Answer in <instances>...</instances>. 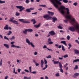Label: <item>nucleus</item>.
<instances>
[{
	"mask_svg": "<svg viewBox=\"0 0 79 79\" xmlns=\"http://www.w3.org/2000/svg\"><path fill=\"white\" fill-rule=\"evenodd\" d=\"M10 20H9V21L10 22H12V23L13 22V19H15V18L12 17L10 18Z\"/></svg>",
	"mask_w": 79,
	"mask_h": 79,
	"instance_id": "dca6fc26",
	"label": "nucleus"
},
{
	"mask_svg": "<svg viewBox=\"0 0 79 79\" xmlns=\"http://www.w3.org/2000/svg\"><path fill=\"white\" fill-rule=\"evenodd\" d=\"M65 9V7L63 6H61L60 8H58V10L59 11H60V12L62 15H64L65 12L64 11V9Z\"/></svg>",
	"mask_w": 79,
	"mask_h": 79,
	"instance_id": "f03ea898",
	"label": "nucleus"
},
{
	"mask_svg": "<svg viewBox=\"0 0 79 79\" xmlns=\"http://www.w3.org/2000/svg\"><path fill=\"white\" fill-rule=\"evenodd\" d=\"M59 60H63V57H59Z\"/></svg>",
	"mask_w": 79,
	"mask_h": 79,
	"instance_id": "0e129e2a",
	"label": "nucleus"
},
{
	"mask_svg": "<svg viewBox=\"0 0 79 79\" xmlns=\"http://www.w3.org/2000/svg\"><path fill=\"white\" fill-rule=\"evenodd\" d=\"M79 59H76L75 60H73V62H75V63H76V62H79Z\"/></svg>",
	"mask_w": 79,
	"mask_h": 79,
	"instance_id": "c756f323",
	"label": "nucleus"
},
{
	"mask_svg": "<svg viewBox=\"0 0 79 79\" xmlns=\"http://www.w3.org/2000/svg\"><path fill=\"white\" fill-rule=\"evenodd\" d=\"M31 22H33V24H35V23H36V22L35 21V19H32L31 20Z\"/></svg>",
	"mask_w": 79,
	"mask_h": 79,
	"instance_id": "4be33fe9",
	"label": "nucleus"
},
{
	"mask_svg": "<svg viewBox=\"0 0 79 79\" xmlns=\"http://www.w3.org/2000/svg\"><path fill=\"white\" fill-rule=\"evenodd\" d=\"M16 7L17 8L20 9L19 11L20 12H21L23 10L25 9V8L22 6H16Z\"/></svg>",
	"mask_w": 79,
	"mask_h": 79,
	"instance_id": "423d86ee",
	"label": "nucleus"
},
{
	"mask_svg": "<svg viewBox=\"0 0 79 79\" xmlns=\"http://www.w3.org/2000/svg\"><path fill=\"white\" fill-rule=\"evenodd\" d=\"M49 34H50L51 35H55L56 33L54 31H52L49 32Z\"/></svg>",
	"mask_w": 79,
	"mask_h": 79,
	"instance_id": "9d476101",
	"label": "nucleus"
},
{
	"mask_svg": "<svg viewBox=\"0 0 79 79\" xmlns=\"http://www.w3.org/2000/svg\"><path fill=\"white\" fill-rule=\"evenodd\" d=\"M5 3V1H2L1 0H0V3L2 4V3Z\"/></svg>",
	"mask_w": 79,
	"mask_h": 79,
	"instance_id": "72a5a7b5",
	"label": "nucleus"
},
{
	"mask_svg": "<svg viewBox=\"0 0 79 79\" xmlns=\"http://www.w3.org/2000/svg\"><path fill=\"white\" fill-rule=\"evenodd\" d=\"M20 15V14L18 12H16V14H15V15L17 16H19Z\"/></svg>",
	"mask_w": 79,
	"mask_h": 79,
	"instance_id": "cd10ccee",
	"label": "nucleus"
},
{
	"mask_svg": "<svg viewBox=\"0 0 79 79\" xmlns=\"http://www.w3.org/2000/svg\"><path fill=\"white\" fill-rule=\"evenodd\" d=\"M27 29H26L25 30V31H23V34H27Z\"/></svg>",
	"mask_w": 79,
	"mask_h": 79,
	"instance_id": "5701e85b",
	"label": "nucleus"
},
{
	"mask_svg": "<svg viewBox=\"0 0 79 79\" xmlns=\"http://www.w3.org/2000/svg\"><path fill=\"white\" fill-rule=\"evenodd\" d=\"M62 50L63 51H65V49L64 48V46L63 45H62Z\"/></svg>",
	"mask_w": 79,
	"mask_h": 79,
	"instance_id": "e433bc0d",
	"label": "nucleus"
},
{
	"mask_svg": "<svg viewBox=\"0 0 79 79\" xmlns=\"http://www.w3.org/2000/svg\"><path fill=\"white\" fill-rule=\"evenodd\" d=\"M47 50H49V51H51V52H53V50L52 49H50L48 48H47Z\"/></svg>",
	"mask_w": 79,
	"mask_h": 79,
	"instance_id": "864d4df0",
	"label": "nucleus"
},
{
	"mask_svg": "<svg viewBox=\"0 0 79 79\" xmlns=\"http://www.w3.org/2000/svg\"><path fill=\"white\" fill-rule=\"evenodd\" d=\"M4 29L5 30H8V25H6L4 28Z\"/></svg>",
	"mask_w": 79,
	"mask_h": 79,
	"instance_id": "f3484780",
	"label": "nucleus"
},
{
	"mask_svg": "<svg viewBox=\"0 0 79 79\" xmlns=\"http://www.w3.org/2000/svg\"><path fill=\"white\" fill-rule=\"evenodd\" d=\"M79 76V73H76L73 76V77L76 78V76Z\"/></svg>",
	"mask_w": 79,
	"mask_h": 79,
	"instance_id": "9b49d317",
	"label": "nucleus"
},
{
	"mask_svg": "<svg viewBox=\"0 0 79 79\" xmlns=\"http://www.w3.org/2000/svg\"><path fill=\"white\" fill-rule=\"evenodd\" d=\"M58 28H59V29H63V27H61V26H60V25L58 27Z\"/></svg>",
	"mask_w": 79,
	"mask_h": 79,
	"instance_id": "37998d69",
	"label": "nucleus"
},
{
	"mask_svg": "<svg viewBox=\"0 0 79 79\" xmlns=\"http://www.w3.org/2000/svg\"><path fill=\"white\" fill-rule=\"evenodd\" d=\"M26 11L28 13H30V12H31V11L30 10V9H26Z\"/></svg>",
	"mask_w": 79,
	"mask_h": 79,
	"instance_id": "a878e982",
	"label": "nucleus"
},
{
	"mask_svg": "<svg viewBox=\"0 0 79 79\" xmlns=\"http://www.w3.org/2000/svg\"><path fill=\"white\" fill-rule=\"evenodd\" d=\"M15 39V37L14 36H13L11 38H10V40H12L13 39Z\"/></svg>",
	"mask_w": 79,
	"mask_h": 79,
	"instance_id": "79ce46f5",
	"label": "nucleus"
},
{
	"mask_svg": "<svg viewBox=\"0 0 79 79\" xmlns=\"http://www.w3.org/2000/svg\"><path fill=\"white\" fill-rule=\"evenodd\" d=\"M40 6H43V7H47V6H46V5H40Z\"/></svg>",
	"mask_w": 79,
	"mask_h": 79,
	"instance_id": "4c0bfd02",
	"label": "nucleus"
},
{
	"mask_svg": "<svg viewBox=\"0 0 79 79\" xmlns=\"http://www.w3.org/2000/svg\"><path fill=\"white\" fill-rule=\"evenodd\" d=\"M62 2H63L64 3H67L68 2V0H63Z\"/></svg>",
	"mask_w": 79,
	"mask_h": 79,
	"instance_id": "c85d7f7f",
	"label": "nucleus"
},
{
	"mask_svg": "<svg viewBox=\"0 0 79 79\" xmlns=\"http://www.w3.org/2000/svg\"><path fill=\"white\" fill-rule=\"evenodd\" d=\"M12 34V32L11 31H8V32L7 33V35H10Z\"/></svg>",
	"mask_w": 79,
	"mask_h": 79,
	"instance_id": "b1692460",
	"label": "nucleus"
},
{
	"mask_svg": "<svg viewBox=\"0 0 79 79\" xmlns=\"http://www.w3.org/2000/svg\"><path fill=\"white\" fill-rule=\"evenodd\" d=\"M44 60H41V68H43V64H44Z\"/></svg>",
	"mask_w": 79,
	"mask_h": 79,
	"instance_id": "ddd939ff",
	"label": "nucleus"
},
{
	"mask_svg": "<svg viewBox=\"0 0 79 79\" xmlns=\"http://www.w3.org/2000/svg\"><path fill=\"white\" fill-rule=\"evenodd\" d=\"M53 44V42L52 41H50L48 43V44Z\"/></svg>",
	"mask_w": 79,
	"mask_h": 79,
	"instance_id": "a18cd8bd",
	"label": "nucleus"
},
{
	"mask_svg": "<svg viewBox=\"0 0 79 79\" xmlns=\"http://www.w3.org/2000/svg\"><path fill=\"white\" fill-rule=\"evenodd\" d=\"M59 67L60 68V69H59L61 73H63V70L62 69V68H63V65L61 64V63H59Z\"/></svg>",
	"mask_w": 79,
	"mask_h": 79,
	"instance_id": "0eeeda50",
	"label": "nucleus"
},
{
	"mask_svg": "<svg viewBox=\"0 0 79 79\" xmlns=\"http://www.w3.org/2000/svg\"><path fill=\"white\" fill-rule=\"evenodd\" d=\"M74 52L75 54H79V51L77 49H74Z\"/></svg>",
	"mask_w": 79,
	"mask_h": 79,
	"instance_id": "4468645a",
	"label": "nucleus"
},
{
	"mask_svg": "<svg viewBox=\"0 0 79 79\" xmlns=\"http://www.w3.org/2000/svg\"><path fill=\"white\" fill-rule=\"evenodd\" d=\"M4 39H6V40H9V39L8 38H7V37H6V36H4Z\"/></svg>",
	"mask_w": 79,
	"mask_h": 79,
	"instance_id": "58836bf2",
	"label": "nucleus"
},
{
	"mask_svg": "<svg viewBox=\"0 0 79 79\" xmlns=\"http://www.w3.org/2000/svg\"><path fill=\"white\" fill-rule=\"evenodd\" d=\"M43 48H47V49L48 48L47 47V46L45 45H44V47H43Z\"/></svg>",
	"mask_w": 79,
	"mask_h": 79,
	"instance_id": "09e8293b",
	"label": "nucleus"
},
{
	"mask_svg": "<svg viewBox=\"0 0 79 79\" xmlns=\"http://www.w3.org/2000/svg\"><path fill=\"white\" fill-rule=\"evenodd\" d=\"M40 24L39 23L38 25H35L34 26L35 27H36V28H38V27H40Z\"/></svg>",
	"mask_w": 79,
	"mask_h": 79,
	"instance_id": "393cba45",
	"label": "nucleus"
},
{
	"mask_svg": "<svg viewBox=\"0 0 79 79\" xmlns=\"http://www.w3.org/2000/svg\"><path fill=\"white\" fill-rule=\"evenodd\" d=\"M59 63H61V62H59V61H55V62H54V64H58V63H59Z\"/></svg>",
	"mask_w": 79,
	"mask_h": 79,
	"instance_id": "bb28decb",
	"label": "nucleus"
},
{
	"mask_svg": "<svg viewBox=\"0 0 79 79\" xmlns=\"http://www.w3.org/2000/svg\"><path fill=\"white\" fill-rule=\"evenodd\" d=\"M52 22L53 23H55V21H57V19L56 17H53L52 18Z\"/></svg>",
	"mask_w": 79,
	"mask_h": 79,
	"instance_id": "f8f14e48",
	"label": "nucleus"
},
{
	"mask_svg": "<svg viewBox=\"0 0 79 79\" xmlns=\"http://www.w3.org/2000/svg\"><path fill=\"white\" fill-rule=\"evenodd\" d=\"M48 42H51V41H52V40H51V38H48Z\"/></svg>",
	"mask_w": 79,
	"mask_h": 79,
	"instance_id": "de8ad7c7",
	"label": "nucleus"
},
{
	"mask_svg": "<svg viewBox=\"0 0 79 79\" xmlns=\"http://www.w3.org/2000/svg\"><path fill=\"white\" fill-rule=\"evenodd\" d=\"M11 47H16V45H14V44H12L11 45Z\"/></svg>",
	"mask_w": 79,
	"mask_h": 79,
	"instance_id": "4d7b16f0",
	"label": "nucleus"
},
{
	"mask_svg": "<svg viewBox=\"0 0 79 79\" xmlns=\"http://www.w3.org/2000/svg\"><path fill=\"white\" fill-rule=\"evenodd\" d=\"M68 55L67 54L63 56V57L66 58H68Z\"/></svg>",
	"mask_w": 79,
	"mask_h": 79,
	"instance_id": "473e14b6",
	"label": "nucleus"
},
{
	"mask_svg": "<svg viewBox=\"0 0 79 79\" xmlns=\"http://www.w3.org/2000/svg\"><path fill=\"white\" fill-rule=\"evenodd\" d=\"M26 42L28 44V45H31V46L33 47V48H34L35 47V46L32 44V42H30V41H29V40L27 38L26 40Z\"/></svg>",
	"mask_w": 79,
	"mask_h": 79,
	"instance_id": "7ed1b4c3",
	"label": "nucleus"
},
{
	"mask_svg": "<svg viewBox=\"0 0 79 79\" xmlns=\"http://www.w3.org/2000/svg\"><path fill=\"white\" fill-rule=\"evenodd\" d=\"M44 64H47V61L45 58H44Z\"/></svg>",
	"mask_w": 79,
	"mask_h": 79,
	"instance_id": "2f4dec72",
	"label": "nucleus"
},
{
	"mask_svg": "<svg viewBox=\"0 0 79 79\" xmlns=\"http://www.w3.org/2000/svg\"><path fill=\"white\" fill-rule=\"evenodd\" d=\"M29 70H30V73H32V74H37V72L36 71L31 72V71H32V68L31 67V66L29 67Z\"/></svg>",
	"mask_w": 79,
	"mask_h": 79,
	"instance_id": "1a4fd4ad",
	"label": "nucleus"
},
{
	"mask_svg": "<svg viewBox=\"0 0 79 79\" xmlns=\"http://www.w3.org/2000/svg\"><path fill=\"white\" fill-rule=\"evenodd\" d=\"M8 78V76H6L5 77V79H7Z\"/></svg>",
	"mask_w": 79,
	"mask_h": 79,
	"instance_id": "338daca9",
	"label": "nucleus"
},
{
	"mask_svg": "<svg viewBox=\"0 0 79 79\" xmlns=\"http://www.w3.org/2000/svg\"><path fill=\"white\" fill-rule=\"evenodd\" d=\"M29 9L30 10H34L35 9L33 7H31Z\"/></svg>",
	"mask_w": 79,
	"mask_h": 79,
	"instance_id": "3c124183",
	"label": "nucleus"
},
{
	"mask_svg": "<svg viewBox=\"0 0 79 79\" xmlns=\"http://www.w3.org/2000/svg\"><path fill=\"white\" fill-rule=\"evenodd\" d=\"M78 69V66L77 65H76L74 69V70H75L76 69Z\"/></svg>",
	"mask_w": 79,
	"mask_h": 79,
	"instance_id": "7c9ffc66",
	"label": "nucleus"
},
{
	"mask_svg": "<svg viewBox=\"0 0 79 79\" xmlns=\"http://www.w3.org/2000/svg\"><path fill=\"white\" fill-rule=\"evenodd\" d=\"M19 21H21V23H26V24H29L30 23V22L29 21L27 20H24L23 19H19Z\"/></svg>",
	"mask_w": 79,
	"mask_h": 79,
	"instance_id": "20e7f679",
	"label": "nucleus"
},
{
	"mask_svg": "<svg viewBox=\"0 0 79 79\" xmlns=\"http://www.w3.org/2000/svg\"><path fill=\"white\" fill-rule=\"evenodd\" d=\"M60 43H61V44H63L65 46H67V44L66 43V41H62L60 42Z\"/></svg>",
	"mask_w": 79,
	"mask_h": 79,
	"instance_id": "2eb2a0df",
	"label": "nucleus"
},
{
	"mask_svg": "<svg viewBox=\"0 0 79 79\" xmlns=\"http://www.w3.org/2000/svg\"><path fill=\"white\" fill-rule=\"evenodd\" d=\"M52 58V56L50 55H49L47 57V58Z\"/></svg>",
	"mask_w": 79,
	"mask_h": 79,
	"instance_id": "8fccbe9b",
	"label": "nucleus"
},
{
	"mask_svg": "<svg viewBox=\"0 0 79 79\" xmlns=\"http://www.w3.org/2000/svg\"><path fill=\"white\" fill-rule=\"evenodd\" d=\"M62 0H51V2L53 3L56 8H58V5H61V3L60 2H61Z\"/></svg>",
	"mask_w": 79,
	"mask_h": 79,
	"instance_id": "f257e3e1",
	"label": "nucleus"
},
{
	"mask_svg": "<svg viewBox=\"0 0 79 79\" xmlns=\"http://www.w3.org/2000/svg\"><path fill=\"white\" fill-rule=\"evenodd\" d=\"M0 66H2V60H1L0 62Z\"/></svg>",
	"mask_w": 79,
	"mask_h": 79,
	"instance_id": "c03bdc74",
	"label": "nucleus"
},
{
	"mask_svg": "<svg viewBox=\"0 0 79 79\" xmlns=\"http://www.w3.org/2000/svg\"><path fill=\"white\" fill-rule=\"evenodd\" d=\"M68 45H69V47H72V45H71V43H69L68 44Z\"/></svg>",
	"mask_w": 79,
	"mask_h": 79,
	"instance_id": "13d9d810",
	"label": "nucleus"
},
{
	"mask_svg": "<svg viewBox=\"0 0 79 79\" xmlns=\"http://www.w3.org/2000/svg\"><path fill=\"white\" fill-rule=\"evenodd\" d=\"M35 55H37V52H34Z\"/></svg>",
	"mask_w": 79,
	"mask_h": 79,
	"instance_id": "680f3d73",
	"label": "nucleus"
},
{
	"mask_svg": "<svg viewBox=\"0 0 79 79\" xmlns=\"http://www.w3.org/2000/svg\"><path fill=\"white\" fill-rule=\"evenodd\" d=\"M25 2L26 3H29L30 2V1H29V0H26L25 1Z\"/></svg>",
	"mask_w": 79,
	"mask_h": 79,
	"instance_id": "a19ab883",
	"label": "nucleus"
},
{
	"mask_svg": "<svg viewBox=\"0 0 79 79\" xmlns=\"http://www.w3.org/2000/svg\"><path fill=\"white\" fill-rule=\"evenodd\" d=\"M21 71V69H18V73H20V72Z\"/></svg>",
	"mask_w": 79,
	"mask_h": 79,
	"instance_id": "5fc2aeb1",
	"label": "nucleus"
},
{
	"mask_svg": "<svg viewBox=\"0 0 79 79\" xmlns=\"http://www.w3.org/2000/svg\"><path fill=\"white\" fill-rule=\"evenodd\" d=\"M23 79H27V77H24Z\"/></svg>",
	"mask_w": 79,
	"mask_h": 79,
	"instance_id": "774afa93",
	"label": "nucleus"
},
{
	"mask_svg": "<svg viewBox=\"0 0 79 79\" xmlns=\"http://www.w3.org/2000/svg\"><path fill=\"white\" fill-rule=\"evenodd\" d=\"M15 68H14V69L13 73H15V74H17V72H15Z\"/></svg>",
	"mask_w": 79,
	"mask_h": 79,
	"instance_id": "ea45409f",
	"label": "nucleus"
},
{
	"mask_svg": "<svg viewBox=\"0 0 79 79\" xmlns=\"http://www.w3.org/2000/svg\"><path fill=\"white\" fill-rule=\"evenodd\" d=\"M27 29L28 32H32L33 31V30L31 29Z\"/></svg>",
	"mask_w": 79,
	"mask_h": 79,
	"instance_id": "6ab92c4d",
	"label": "nucleus"
},
{
	"mask_svg": "<svg viewBox=\"0 0 79 79\" xmlns=\"http://www.w3.org/2000/svg\"><path fill=\"white\" fill-rule=\"evenodd\" d=\"M70 36L69 35H67V40H69L70 39Z\"/></svg>",
	"mask_w": 79,
	"mask_h": 79,
	"instance_id": "f704fd0d",
	"label": "nucleus"
},
{
	"mask_svg": "<svg viewBox=\"0 0 79 79\" xmlns=\"http://www.w3.org/2000/svg\"><path fill=\"white\" fill-rule=\"evenodd\" d=\"M68 30L72 31V32H74L76 31V29L73 26L70 27L69 28Z\"/></svg>",
	"mask_w": 79,
	"mask_h": 79,
	"instance_id": "6e6552de",
	"label": "nucleus"
},
{
	"mask_svg": "<svg viewBox=\"0 0 79 79\" xmlns=\"http://www.w3.org/2000/svg\"><path fill=\"white\" fill-rule=\"evenodd\" d=\"M35 65L36 66H39V63H35Z\"/></svg>",
	"mask_w": 79,
	"mask_h": 79,
	"instance_id": "e2e57ef3",
	"label": "nucleus"
},
{
	"mask_svg": "<svg viewBox=\"0 0 79 79\" xmlns=\"http://www.w3.org/2000/svg\"><path fill=\"white\" fill-rule=\"evenodd\" d=\"M68 20L67 19L64 20V22H65V23H68Z\"/></svg>",
	"mask_w": 79,
	"mask_h": 79,
	"instance_id": "bf43d9fd",
	"label": "nucleus"
},
{
	"mask_svg": "<svg viewBox=\"0 0 79 79\" xmlns=\"http://www.w3.org/2000/svg\"><path fill=\"white\" fill-rule=\"evenodd\" d=\"M4 46L6 47L7 48H9V45L8 44H4Z\"/></svg>",
	"mask_w": 79,
	"mask_h": 79,
	"instance_id": "aec40b11",
	"label": "nucleus"
},
{
	"mask_svg": "<svg viewBox=\"0 0 79 79\" xmlns=\"http://www.w3.org/2000/svg\"><path fill=\"white\" fill-rule=\"evenodd\" d=\"M75 42H77V44H79V42L78 41V40H75Z\"/></svg>",
	"mask_w": 79,
	"mask_h": 79,
	"instance_id": "052dcab7",
	"label": "nucleus"
},
{
	"mask_svg": "<svg viewBox=\"0 0 79 79\" xmlns=\"http://www.w3.org/2000/svg\"><path fill=\"white\" fill-rule=\"evenodd\" d=\"M73 5L74 6H77V2H75L73 4Z\"/></svg>",
	"mask_w": 79,
	"mask_h": 79,
	"instance_id": "49530a36",
	"label": "nucleus"
},
{
	"mask_svg": "<svg viewBox=\"0 0 79 79\" xmlns=\"http://www.w3.org/2000/svg\"><path fill=\"white\" fill-rule=\"evenodd\" d=\"M48 13H49V14H50L51 15H52V16H53V15H54V12H50V11H48Z\"/></svg>",
	"mask_w": 79,
	"mask_h": 79,
	"instance_id": "412c9836",
	"label": "nucleus"
},
{
	"mask_svg": "<svg viewBox=\"0 0 79 79\" xmlns=\"http://www.w3.org/2000/svg\"><path fill=\"white\" fill-rule=\"evenodd\" d=\"M55 75L56 77H59L60 76V74H59L58 73H56L55 74Z\"/></svg>",
	"mask_w": 79,
	"mask_h": 79,
	"instance_id": "c9c22d12",
	"label": "nucleus"
},
{
	"mask_svg": "<svg viewBox=\"0 0 79 79\" xmlns=\"http://www.w3.org/2000/svg\"><path fill=\"white\" fill-rule=\"evenodd\" d=\"M43 18L44 19H46V20H48L52 18V17L50 16V15H46L43 16Z\"/></svg>",
	"mask_w": 79,
	"mask_h": 79,
	"instance_id": "39448f33",
	"label": "nucleus"
},
{
	"mask_svg": "<svg viewBox=\"0 0 79 79\" xmlns=\"http://www.w3.org/2000/svg\"><path fill=\"white\" fill-rule=\"evenodd\" d=\"M15 41H12V42H10V44H14V43H15Z\"/></svg>",
	"mask_w": 79,
	"mask_h": 79,
	"instance_id": "69168bd1",
	"label": "nucleus"
},
{
	"mask_svg": "<svg viewBox=\"0 0 79 79\" xmlns=\"http://www.w3.org/2000/svg\"><path fill=\"white\" fill-rule=\"evenodd\" d=\"M12 23H14V24H19V22L15 20H14L13 21V22Z\"/></svg>",
	"mask_w": 79,
	"mask_h": 79,
	"instance_id": "a211bd4d",
	"label": "nucleus"
},
{
	"mask_svg": "<svg viewBox=\"0 0 79 79\" xmlns=\"http://www.w3.org/2000/svg\"><path fill=\"white\" fill-rule=\"evenodd\" d=\"M24 71H25V72H27V73H29V70H27V69H25L24 70Z\"/></svg>",
	"mask_w": 79,
	"mask_h": 79,
	"instance_id": "6e6d98bb",
	"label": "nucleus"
},
{
	"mask_svg": "<svg viewBox=\"0 0 79 79\" xmlns=\"http://www.w3.org/2000/svg\"><path fill=\"white\" fill-rule=\"evenodd\" d=\"M68 63H66L64 65V68H66V66H67V65H68Z\"/></svg>",
	"mask_w": 79,
	"mask_h": 79,
	"instance_id": "603ef678",
	"label": "nucleus"
}]
</instances>
